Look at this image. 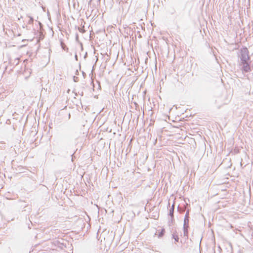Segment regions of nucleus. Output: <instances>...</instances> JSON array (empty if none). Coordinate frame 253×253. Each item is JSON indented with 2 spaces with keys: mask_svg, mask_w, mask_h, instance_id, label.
Segmentation results:
<instances>
[{
  "mask_svg": "<svg viewBox=\"0 0 253 253\" xmlns=\"http://www.w3.org/2000/svg\"><path fill=\"white\" fill-rule=\"evenodd\" d=\"M183 234L184 237H188V228H189V225L184 226L183 225Z\"/></svg>",
  "mask_w": 253,
  "mask_h": 253,
  "instance_id": "39448f33",
  "label": "nucleus"
},
{
  "mask_svg": "<svg viewBox=\"0 0 253 253\" xmlns=\"http://www.w3.org/2000/svg\"><path fill=\"white\" fill-rule=\"evenodd\" d=\"M29 17L30 18L28 22V24H33V22H34V19L33 17H31V16H29Z\"/></svg>",
  "mask_w": 253,
  "mask_h": 253,
  "instance_id": "1a4fd4ad",
  "label": "nucleus"
},
{
  "mask_svg": "<svg viewBox=\"0 0 253 253\" xmlns=\"http://www.w3.org/2000/svg\"><path fill=\"white\" fill-rule=\"evenodd\" d=\"M20 207L23 208V210L22 211H27V213L31 212L32 211V207L31 206H29L25 202L20 201Z\"/></svg>",
  "mask_w": 253,
  "mask_h": 253,
  "instance_id": "f03ea898",
  "label": "nucleus"
},
{
  "mask_svg": "<svg viewBox=\"0 0 253 253\" xmlns=\"http://www.w3.org/2000/svg\"><path fill=\"white\" fill-rule=\"evenodd\" d=\"M78 79L77 77H76L75 76L74 77V80L75 82H77L76 79Z\"/></svg>",
  "mask_w": 253,
  "mask_h": 253,
  "instance_id": "ddd939ff",
  "label": "nucleus"
},
{
  "mask_svg": "<svg viewBox=\"0 0 253 253\" xmlns=\"http://www.w3.org/2000/svg\"><path fill=\"white\" fill-rule=\"evenodd\" d=\"M165 233V230L164 228L162 229L161 232L159 233L158 237L159 238L162 237Z\"/></svg>",
  "mask_w": 253,
  "mask_h": 253,
  "instance_id": "6e6552de",
  "label": "nucleus"
},
{
  "mask_svg": "<svg viewBox=\"0 0 253 253\" xmlns=\"http://www.w3.org/2000/svg\"><path fill=\"white\" fill-rule=\"evenodd\" d=\"M172 238L174 239L175 242H178L179 237L177 234L176 231L173 232L172 234Z\"/></svg>",
  "mask_w": 253,
  "mask_h": 253,
  "instance_id": "423d86ee",
  "label": "nucleus"
},
{
  "mask_svg": "<svg viewBox=\"0 0 253 253\" xmlns=\"http://www.w3.org/2000/svg\"><path fill=\"white\" fill-rule=\"evenodd\" d=\"M238 64L243 72L248 73L251 71V57L249 51L246 47L241 48L238 53Z\"/></svg>",
  "mask_w": 253,
  "mask_h": 253,
  "instance_id": "f257e3e1",
  "label": "nucleus"
},
{
  "mask_svg": "<svg viewBox=\"0 0 253 253\" xmlns=\"http://www.w3.org/2000/svg\"><path fill=\"white\" fill-rule=\"evenodd\" d=\"M172 222H171V217H170V219L169 220V222H168L169 226H170V224L172 223Z\"/></svg>",
  "mask_w": 253,
  "mask_h": 253,
  "instance_id": "f8f14e48",
  "label": "nucleus"
},
{
  "mask_svg": "<svg viewBox=\"0 0 253 253\" xmlns=\"http://www.w3.org/2000/svg\"><path fill=\"white\" fill-rule=\"evenodd\" d=\"M174 209V204H172V205L171 206V207L169 209V215L171 217V222H173L174 220V215H173Z\"/></svg>",
  "mask_w": 253,
  "mask_h": 253,
  "instance_id": "20e7f679",
  "label": "nucleus"
},
{
  "mask_svg": "<svg viewBox=\"0 0 253 253\" xmlns=\"http://www.w3.org/2000/svg\"><path fill=\"white\" fill-rule=\"evenodd\" d=\"M78 30L79 31L81 32V33H84L85 32V30L84 29V28H80L79 27L78 28Z\"/></svg>",
  "mask_w": 253,
  "mask_h": 253,
  "instance_id": "9b49d317",
  "label": "nucleus"
},
{
  "mask_svg": "<svg viewBox=\"0 0 253 253\" xmlns=\"http://www.w3.org/2000/svg\"><path fill=\"white\" fill-rule=\"evenodd\" d=\"M19 58L17 57L15 58L12 61V65L13 66H16L19 64Z\"/></svg>",
  "mask_w": 253,
  "mask_h": 253,
  "instance_id": "0eeeda50",
  "label": "nucleus"
},
{
  "mask_svg": "<svg viewBox=\"0 0 253 253\" xmlns=\"http://www.w3.org/2000/svg\"><path fill=\"white\" fill-rule=\"evenodd\" d=\"M78 39V35H77V36H76V39L77 40Z\"/></svg>",
  "mask_w": 253,
  "mask_h": 253,
  "instance_id": "4468645a",
  "label": "nucleus"
},
{
  "mask_svg": "<svg viewBox=\"0 0 253 253\" xmlns=\"http://www.w3.org/2000/svg\"><path fill=\"white\" fill-rule=\"evenodd\" d=\"M189 211L190 210H187L186 211V212L185 213L184 218V223L183 225L184 226L189 225Z\"/></svg>",
  "mask_w": 253,
  "mask_h": 253,
  "instance_id": "7ed1b4c3",
  "label": "nucleus"
},
{
  "mask_svg": "<svg viewBox=\"0 0 253 253\" xmlns=\"http://www.w3.org/2000/svg\"><path fill=\"white\" fill-rule=\"evenodd\" d=\"M61 46H62V48L64 50H66V48H67L66 46V45L63 43V42H61Z\"/></svg>",
  "mask_w": 253,
  "mask_h": 253,
  "instance_id": "9d476101",
  "label": "nucleus"
}]
</instances>
